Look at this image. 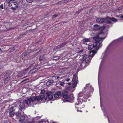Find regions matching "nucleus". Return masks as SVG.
<instances>
[{
  "instance_id": "nucleus-1",
  "label": "nucleus",
  "mask_w": 123,
  "mask_h": 123,
  "mask_svg": "<svg viewBox=\"0 0 123 123\" xmlns=\"http://www.w3.org/2000/svg\"><path fill=\"white\" fill-rule=\"evenodd\" d=\"M105 37H99V35H97L93 38V39L95 40V42L93 44L90 45L88 47V49L89 50H91L93 48L96 47L97 49H98L100 47V43L99 41L102 39H104Z\"/></svg>"
},
{
  "instance_id": "nucleus-2",
  "label": "nucleus",
  "mask_w": 123,
  "mask_h": 123,
  "mask_svg": "<svg viewBox=\"0 0 123 123\" xmlns=\"http://www.w3.org/2000/svg\"><path fill=\"white\" fill-rule=\"evenodd\" d=\"M90 96V93L89 92H87V93L84 94L83 97H81L80 98H79H79V100H78V103H76L75 104V106L80 105L82 104V102H86L87 100V99L89 98ZM75 108L77 109L78 111H79L78 110V107L76 106Z\"/></svg>"
},
{
  "instance_id": "nucleus-3",
  "label": "nucleus",
  "mask_w": 123,
  "mask_h": 123,
  "mask_svg": "<svg viewBox=\"0 0 123 123\" xmlns=\"http://www.w3.org/2000/svg\"><path fill=\"white\" fill-rule=\"evenodd\" d=\"M42 100L43 98L42 97L37 96L31 97L30 98L28 99L25 100V102L28 105H29L31 104V102L33 103L36 100L39 101Z\"/></svg>"
},
{
  "instance_id": "nucleus-4",
  "label": "nucleus",
  "mask_w": 123,
  "mask_h": 123,
  "mask_svg": "<svg viewBox=\"0 0 123 123\" xmlns=\"http://www.w3.org/2000/svg\"><path fill=\"white\" fill-rule=\"evenodd\" d=\"M44 92V91H42L41 93L43 95H41L39 97H42L43 98H43L45 100L47 99L48 98L49 100H50L52 99L53 98V93L51 92H47L46 93L43 94V92Z\"/></svg>"
},
{
  "instance_id": "nucleus-5",
  "label": "nucleus",
  "mask_w": 123,
  "mask_h": 123,
  "mask_svg": "<svg viewBox=\"0 0 123 123\" xmlns=\"http://www.w3.org/2000/svg\"><path fill=\"white\" fill-rule=\"evenodd\" d=\"M63 97L66 99L67 102L69 101V100H72L74 99L73 96L71 95H68V92L66 91H63L62 92Z\"/></svg>"
},
{
  "instance_id": "nucleus-6",
  "label": "nucleus",
  "mask_w": 123,
  "mask_h": 123,
  "mask_svg": "<svg viewBox=\"0 0 123 123\" xmlns=\"http://www.w3.org/2000/svg\"><path fill=\"white\" fill-rule=\"evenodd\" d=\"M72 81L73 82V88H75L77 86V83L79 82L77 74H74L73 75V78L72 80Z\"/></svg>"
},
{
  "instance_id": "nucleus-7",
  "label": "nucleus",
  "mask_w": 123,
  "mask_h": 123,
  "mask_svg": "<svg viewBox=\"0 0 123 123\" xmlns=\"http://www.w3.org/2000/svg\"><path fill=\"white\" fill-rule=\"evenodd\" d=\"M14 107H12L9 109L8 112L9 115L11 117H12L14 116L15 113V110H14Z\"/></svg>"
},
{
  "instance_id": "nucleus-8",
  "label": "nucleus",
  "mask_w": 123,
  "mask_h": 123,
  "mask_svg": "<svg viewBox=\"0 0 123 123\" xmlns=\"http://www.w3.org/2000/svg\"><path fill=\"white\" fill-rule=\"evenodd\" d=\"M97 22L101 24L104 23L105 21V19L101 18H99L97 19Z\"/></svg>"
},
{
  "instance_id": "nucleus-9",
  "label": "nucleus",
  "mask_w": 123,
  "mask_h": 123,
  "mask_svg": "<svg viewBox=\"0 0 123 123\" xmlns=\"http://www.w3.org/2000/svg\"><path fill=\"white\" fill-rule=\"evenodd\" d=\"M18 105L20 107L19 110L20 111H21L25 107V103L24 102H19Z\"/></svg>"
},
{
  "instance_id": "nucleus-10",
  "label": "nucleus",
  "mask_w": 123,
  "mask_h": 123,
  "mask_svg": "<svg viewBox=\"0 0 123 123\" xmlns=\"http://www.w3.org/2000/svg\"><path fill=\"white\" fill-rule=\"evenodd\" d=\"M5 75L6 76H7V77L6 78L4 79V83L5 84L10 79V76L8 74H6Z\"/></svg>"
},
{
  "instance_id": "nucleus-11",
  "label": "nucleus",
  "mask_w": 123,
  "mask_h": 123,
  "mask_svg": "<svg viewBox=\"0 0 123 123\" xmlns=\"http://www.w3.org/2000/svg\"><path fill=\"white\" fill-rule=\"evenodd\" d=\"M68 43V42L67 41H66L64 42H63V43L60 44L58 46L56 47V49H58L61 47H63L64 45H66Z\"/></svg>"
},
{
  "instance_id": "nucleus-12",
  "label": "nucleus",
  "mask_w": 123,
  "mask_h": 123,
  "mask_svg": "<svg viewBox=\"0 0 123 123\" xmlns=\"http://www.w3.org/2000/svg\"><path fill=\"white\" fill-rule=\"evenodd\" d=\"M62 95L61 92V91H59L57 92L56 93L54 94V96L55 98H58L59 97V96Z\"/></svg>"
},
{
  "instance_id": "nucleus-13",
  "label": "nucleus",
  "mask_w": 123,
  "mask_h": 123,
  "mask_svg": "<svg viewBox=\"0 0 123 123\" xmlns=\"http://www.w3.org/2000/svg\"><path fill=\"white\" fill-rule=\"evenodd\" d=\"M38 70V69L37 68H36L35 67L33 68V69L29 72V73L30 74H33L36 72Z\"/></svg>"
},
{
  "instance_id": "nucleus-14",
  "label": "nucleus",
  "mask_w": 123,
  "mask_h": 123,
  "mask_svg": "<svg viewBox=\"0 0 123 123\" xmlns=\"http://www.w3.org/2000/svg\"><path fill=\"white\" fill-rule=\"evenodd\" d=\"M93 29L94 30L97 31L98 30L100 29L99 25L97 24L94 25L93 28Z\"/></svg>"
},
{
  "instance_id": "nucleus-15",
  "label": "nucleus",
  "mask_w": 123,
  "mask_h": 123,
  "mask_svg": "<svg viewBox=\"0 0 123 123\" xmlns=\"http://www.w3.org/2000/svg\"><path fill=\"white\" fill-rule=\"evenodd\" d=\"M82 59L84 60H85V61H89L88 60H89V57H87V55H86L85 54L83 55Z\"/></svg>"
},
{
  "instance_id": "nucleus-16",
  "label": "nucleus",
  "mask_w": 123,
  "mask_h": 123,
  "mask_svg": "<svg viewBox=\"0 0 123 123\" xmlns=\"http://www.w3.org/2000/svg\"><path fill=\"white\" fill-rule=\"evenodd\" d=\"M107 19H109L114 22H117V20L116 18L113 17L110 18L107 17Z\"/></svg>"
},
{
  "instance_id": "nucleus-17",
  "label": "nucleus",
  "mask_w": 123,
  "mask_h": 123,
  "mask_svg": "<svg viewBox=\"0 0 123 123\" xmlns=\"http://www.w3.org/2000/svg\"><path fill=\"white\" fill-rule=\"evenodd\" d=\"M96 53V51L93 50L90 52V55L92 57Z\"/></svg>"
},
{
  "instance_id": "nucleus-18",
  "label": "nucleus",
  "mask_w": 123,
  "mask_h": 123,
  "mask_svg": "<svg viewBox=\"0 0 123 123\" xmlns=\"http://www.w3.org/2000/svg\"><path fill=\"white\" fill-rule=\"evenodd\" d=\"M44 57V55H40L39 57V60L40 61H43Z\"/></svg>"
},
{
  "instance_id": "nucleus-19",
  "label": "nucleus",
  "mask_w": 123,
  "mask_h": 123,
  "mask_svg": "<svg viewBox=\"0 0 123 123\" xmlns=\"http://www.w3.org/2000/svg\"><path fill=\"white\" fill-rule=\"evenodd\" d=\"M30 53V52L27 51L22 54V57H24L25 56L27 55Z\"/></svg>"
},
{
  "instance_id": "nucleus-20",
  "label": "nucleus",
  "mask_w": 123,
  "mask_h": 123,
  "mask_svg": "<svg viewBox=\"0 0 123 123\" xmlns=\"http://www.w3.org/2000/svg\"><path fill=\"white\" fill-rule=\"evenodd\" d=\"M25 116L24 115L22 116L20 118L19 121L20 122L23 121L25 120Z\"/></svg>"
},
{
  "instance_id": "nucleus-21",
  "label": "nucleus",
  "mask_w": 123,
  "mask_h": 123,
  "mask_svg": "<svg viewBox=\"0 0 123 123\" xmlns=\"http://www.w3.org/2000/svg\"><path fill=\"white\" fill-rule=\"evenodd\" d=\"M83 42H90V39L88 38H85L83 40Z\"/></svg>"
},
{
  "instance_id": "nucleus-22",
  "label": "nucleus",
  "mask_w": 123,
  "mask_h": 123,
  "mask_svg": "<svg viewBox=\"0 0 123 123\" xmlns=\"http://www.w3.org/2000/svg\"><path fill=\"white\" fill-rule=\"evenodd\" d=\"M60 58V57L58 56H55L53 57V60H56Z\"/></svg>"
},
{
  "instance_id": "nucleus-23",
  "label": "nucleus",
  "mask_w": 123,
  "mask_h": 123,
  "mask_svg": "<svg viewBox=\"0 0 123 123\" xmlns=\"http://www.w3.org/2000/svg\"><path fill=\"white\" fill-rule=\"evenodd\" d=\"M83 63V62H80L78 64V65L79 64V65H78V66L80 68V69L82 68V64Z\"/></svg>"
},
{
  "instance_id": "nucleus-24",
  "label": "nucleus",
  "mask_w": 123,
  "mask_h": 123,
  "mask_svg": "<svg viewBox=\"0 0 123 123\" xmlns=\"http://www.w3.org/2000/svg\"><path fill=\"white\" fill-rule=\"evenodd\" d=\"M52 83V80H50L48 81L47 83V84L48 85H51Z\"/></svg>"
},
{
  "instance_id": "nucleus-25",
  "label": "nucleus",
  "mask_w": 123,
  "mask_h": 123,
  "mask_svg": "<svg viewBox=\"0 0 123 123\" xmlns=\"http://www.w3.org/2000/svg\"><path fill=\"white\" fill-rule=\"evenodd\" d=\"M21 113L20 112H18L15 113V115L17 116H20Z\"/></svg>"
},
{
  "instance_id": "nucleus-26",
  "label": "nucleus",
  "mask_w": 123,
  "mask_h": 123,
  "mask_svg": "<svg viewBox=\"0 0 123 123\" xmlns=\"http://www.w3.org/2000/svg\"><path fill=\"white\" fill-rule=\"evenodd\" d=\"M59 84L60 85H61V86H63L65 84V83H64V82H59Z\"/></svg>"
},
{
  "instance_id": "nucleus-27",
  "label": "nucleus",
  "mask_w": 123,
  "mask_h": 123,
  "mask_svg": "<svg viewBox=\"0 0 123 123\" xmlns=\"http://www.w3.org/2000/svg\"><path fill=\"white\" fill-rule=\"evenodd\" d=\"M84 95L83 93L80 92L79 94V96L80 97V98L81 97H83Z\"/></svg>"
},
{
  "instance_id": "nucleus-28",
  "label": "nucleus",
  "mask_w": 123,
  "mask_h": 123,
  "mask_svg": "<svg viewBox=\"0 0 123 123\" xmlns=\"http://www.w3.org/2000/svg\"><path fill=\"white\" fill-rule=\"evenodd\" d=\"M82 10L81 9H80L78 11H77L75 13V14H79L80 12H81V11Z\"/></svg>"
},
{
  "instance_id": "nucleus-29",
  "label": "nucleus",
  "mask_w": 123,
  "mask_h": 123,
  "mask_svg": "<svg viewBox=\"0 0 123 123\" xmlns=\"http://www.w3.org/2000/svg\"><path fill=\"white\" fill-rule=\"evenodd\" d=\"M42 49V48H40L38 49H37L36 50V51H38L37 52V53H38L39 52L41 51Z\"/></svg>"
},
{
  "instance_id": "nucleus-30",
  "label": "nucleus",
  "mask_w": 123,
  "mask_h": 123,
  "mask_svg": "<svg viewBox=\"0 0 123 123\" xmlns=\"http://www.w3.org/2000/svg\"><path fill=\"white\" fill-rule=\"evenodd\" d=\"M0 8L2 9H4L3 5V4H1L0 6Z\"/></svg>"
},
{
  "instance_id": "nucleus-31",
  "label": "nucleus",
  "mask_w": 123,
  "mask_h": 123,
  "mask_svg": "<svg viewBox=\"0 0 123 123\" xmlns=\"http://www.w3.org/2000/svg\"><path fill=\"white\" fill-rule=\"evenodd\" d=\"M58 15H56V14L52 16V18H55V17H57V16Z\"/></svg>"
},
{
  "instance_id": "nucleus-32",
  "label": "nucleus",
  "mask_w": 123,
  "mask_h": 123,
  "mask_svg": "<svg viewBox=\"0 0 123 123\" xmlns=\"http://www.w3.org/2000/svg\"><path fill=\"white\" fill-rule=\"evenodd\" d=\"M4 74H3L0 75V79L3 77L4 75Z\"/></svg>"
},
{
  "instance_id": "nucleus-33",
  "label": "nucleus",
  "mask_w": 123,
  "mask_h": 123,
  "mask_svg": "<svg viewBox=\"0 0 123 123\" xmlns=\"http://www.w3.org/2000/svg\"><path fill=\"white\" fill-rule=\"evenodd\" d=\"M29 3H31L33 1V0H26Z\"/></svg>"
},
{
  "instance_id": "nucleus-34",
  "label": "nucleus",
  "mask_w": 123,
  "mask_h": 123,
  "mask_svg": "<svg viewBox=\"0 0 123 123\" xmlns=\"http://www.w3.org/2000/svg\"><path fill=\"white\" fill-rule=\"evenodd\" d=\"M107 22L109 24H110L111 23V22L110 20H107Z\"/></svg>"
},
{
  "instance_id": "nucleus-35",
  "label": "nucleus",
  "mask_w": 123,
  "mask_h": 123,
  "mask_svg": "<svg viewBox=\"0 0 123 123\" xmlns=\"http://www.w3.org/2000/svg\"><path fill=\"white\" fill-rule=\"evenodd\" d=\"M11 9L13 10H16V8L15 7H11Z\"/></svg>"
},
{
  "instance_id": "nucleus-36",
  "label": "nucleus",
  "mask_w": 123,
  "mask_h": 123,
  "mask_svg": "<svg viewBox=\"0 0 123 123\" xmlns=\"http://www.w3.org/2000/svg\"><path fill=\"white\" fill-rule=\"evenodd\" d=\"M14 5L16 6H17L18 5V3L16 2H14Z\"/></svg>"
},
{
  "instance_id": "nucleus-37",
  "label": "nucleus",
  "mask_w": 123,
  "mask_h": 123,
  "mask_svg": "<svg viewBox=\"0 0 123 123\" xmlns=\"http://www.w3.org/2000/svg\"><path fill=\"white\" fill-rule=\"evenodd\" d=\"M11 0H6V2L8 3H9L10 2Z\"/></svg>"
},
{
  "instance_id": "nucleus-38",
  "label": "nucleus",
  "mask_w": 123,
  "mask_h": 123,
  "mask_svg": "<svg viewBox=\"0 0 123 123\" xmlns=\"http://www.w3.org/2000/svg\"><path fill=\"white\" fill-rule=\"evenodd\" d=\"M31 66H30L29 67V68H28L26 69V71H27V70H28L29 69H30L31 68Z\"/></svg>"
},
{
  "instance_id": "nucleus-39",
  "label": "nucleus",
  "mask_w": 123,
  "mask_h": 123,
  "mask_svg": "<svg viewBox=\"0 0 123 123\" xmlns=\"http://www.w3.org/2000/svg\"><path fill=\"white\" fill-rule=\"evenodd\" d=\"M100 29L101 28L102 30H103L105 29V26H102V27H100Z\"/></svg>"
},
{
  "instance_id": "nucleus-40",
  "label": "nucleus",
  "mask_w": 123,
  "mask_h": 123,
  "mask_svg": "<svg viewBox=\"0 0 123 123\" xmlns=\"http://www.w3.org/2000/svg\"><path fill=\"white\" fill-rule=\"evenodd\" d=\"M66 80L67 81H69L70 80V79H67Z\"/></svg>"
},
{
  "instance_id": "nucleus-41",
  "label": "nucleus",
  "mask_w": 123,
  "mask_h": 123,
  "mask_svg": "<svg viewBox=\"0 0 123 123\" xmlns=\"http://www.w3.org/2000/svg\"><path fill=\"white\" fill-rule=\"evenodd\" d=\"M33 122V121H28L27 122V123H32Z\"/></svg>"
},
{
  "instance_id": "nucleus-42",
  "label": "nucleus",
  "mask_w": 123,
  "mask_h": 123,
  "mask_svg": "<svg viewBox=\"0 0 123 123\" xmlns=\"http://www.w3.org/2000/svg\"><path fill=\"white\" fill-rule=\"evenodd\" d=\"M12 6V4L11 3H10L9 5V6Z\"/></svg>"
},
{
  "instance_id": "nucleus-43",
  "label": "nucleus",
  "mask_w": 123,
  "mask_h": 123,
  "mask_svg": "<svg viewBox=\"0 0 123 123\" xmlns=\"http://www.w3.org/2000/svg\"><path fill=\"white\" fill-rule=\"evenodd\" d=\"M20 122H21V123H25V122L23 121H22Z\"/></svg>"
},
{
  "instance_id": "nucleus-44",
  "label": "nucleus",
  "mask_w": 123,
  "mask_h": 123,
  "mask_svg": "<svg viewBox=\"0 0 123 123\" xmlns=\"http://www.w3.org/2000/svg\"><path fill=\"white\" fill-rule=\"evenodd\" d=\"M68 85H70L71 84V82H69L68 83Z\"/></svg>"
},
{
  "instance_id": "nucleus-45",
  "label": "nucleus",
  "mask_w": 123,
  "mask_h": 123,
  "mask_svg": "<svg viewBox=\"0 0 123 123\" xmlns=\"http://www.w3.org/2000/svg\"><path fill=\"white\" fill-rule=\"evenodd\" d=\"M103 33V31H101V32L100 33H98V34H101V33Z\"/></svg>"
},
{
  "instance_id": "nucleus-46",
  "label": "nucleus",
  "mask_w": 123,
  "mask_h": 123,
  "mask_svg": "<svg viewBox=\"0 0 123 123\" xmlns=\"http://www.w3.org/2000/svg\"><path fill=\"white\" fill-rule=\"evenodd\" d=\"M18 6H15V8H16V9L17 8H18Z\"/></svg>"
},
{
  "instance_id": "nucleus-47",
  "label": "nucleus",
  "mask_w": 123,
  "mask_h": 123,
  "mask_svg": "<svg viewBox=\"0 0 123 123\" xmlns=\"http://www.w3.org/2000/svg\"><path fill=\"white\" fill-rule=\"evenodd\" d=\"M60 78V77H59V76H57L56 77V79L57 78V79H58V78Z\"/></svg>"
},
{
  "instance_id": "nucleus-48",
  "label": "nucleus",
  "mask_w": 123,
  "mask_h": 123,
  "mask_svg": "<svg viewBox=\"0 0 123 123\" xmlns=\"http://www.w3.org/2000/svg\"><path fill=\"white\" fill-rule=\"evenodd\" d=\"M121 17L123 19V15H121Z\"/></svg>"
},
{
  "instance_id": "nucleus-49",
  "label": "nucleus",
  "mask_w": 123,
  "mask_h": 123,
  "mask_svg": "<svg viewBox=\"0 0 123 123\" xmlns=\"http://www.w3.org/2000/svg\"><path fill=\"white\" fill-rule=\"evenodd\" d=\"M39 123H43V121H40Z\"/></svg>"
},
{
  "instance_id": "nucleus-50",
  "label": "nucleus",
  "mask_w": 123,
  "mask_h": 123,
  "mask_svg": "<svg viewBox=\"0 0 123 123\" xmlns=\"http://www.w3.org/2000/svg\"><path fill=\"white\" fill-rule=\"evenodd\" d=\"M14 49V48H13V49H12V51H13Z\"/></svg>"
},
{
  "instance_id": "nucleus-51",
  "label": "nucleus",
  "mask_w": 123,
  "mask_h": 123,
  "mask_svg": "<svg viewBox=\"0 0 123 123\" xmlns=\"http://www.w3.org/2000/svg\"><path fill=\"white\" fill-rule=\"evenodd\" d=\"M19 36L18 37V38H20L21 37V36Z\"/></svg>"
},
{
  "instance_id": "nucleus-52",
  "label": "nucleus",
  "mask_w": 123,
  "mask_h": 123,
  "mask_svg": "<svg viewBox=\"0 0 123 123\" xmlns=\"http://www.w3.org/2000/svg\"><path fill=\"white\" fill-rule=\"evenodd\" d=\"M37 65H38V64H37L35 66H36V67L37 66Z\"/></svg>"
},
{
  "instance_id": "nucleus-53",
  "label": "nucleus",
  "mask_w": 123,
  "mask_h": 123,
  "mask_svg": "<svg viewBox=\"0 0 123 123\" xmlns=\"http://www.w3.org/2000/svg\"><path fill=\"white\" fill-rule=\"evenodd\" d=\"M15 0H11V1H14Z\"/></svg>"
},
{
  "instance_id": "nucleus-54",
  "label": "nucleus",
  "mask_w": 123,
  "mask_h": 123,
  "mask_svg": "<svg viewBox=\"0 0 123 123\" xmlns=\"http://www.w3.org/2000/svg\"><path fill=\"white\" fill-rule=\"evenodd\" d=\"M102 39L101 40H100V41H99V43H100V45L101 44V43H100V41H101L102 40Z\"/></svg>"
},
{
  "instance_id": "nucleus-55",
  "label": "nucleus",
  "mask_w": 123,
  "mask_h": 123,
  "mask_svg": "<svg viewBox=\"0 0 123 123\" xmlns=\"http://www.w3.org/2000/svg\"><path fill=\"white\" fill-rule=\"evenodd\" d=\"M42 41V39H40L39 40V41Z\"/></svg>"
},
{
  "instance_id": "nucleus-56",
  "label": "nucleus",
  "mask_w": 123,
  "mask_h": 123,
  "mask_svg": "<svg viewBox=\"0 0 123 123\" xmlns=\"http://www.w3.org/2000/svg\"><path fill=\"white\" fill-rule=\"evenodd\" d=\"M37 1H39L40 0H36Z\"/></svg>"
},
{
  "instance_id": "nucleus-57",
  "label": "nucleus",
  "mask_w": 123,
  "mask_h": 123,
  "mask_svg": "<svg viewBox=\"0 0 123 123\" xmlns=\"http://www.w3.org/2000/svg\"><path fill=\"white\" fill-rule=\"evenodd\" d=\"M1 48H0V51H1Z\"/></svg>"
},
{
  "instance_id": "nucleus-58",
  "label": "nucleus",
  "mask_w": 123,
  "mask_h": 123,
  "mask_svg": "<svg viewBox=\"0 0 123 123\" xmlns=\"http://www.w3.org/2000/svg\"><path fill=\"white\" fill-rule=\"evenodd\" d=\"M121 7H119V8H118V10H119V8H120Z\"/></svg>"
},
{
  "instance_id": "nucleus-59",
  "label": "nucleus",
  "mask_w": 123,
  "mask_h": 123,
  "mask_svg": "<svg viewBox=\"0 0 123 123\" xmlns=\"http://www.w3.org/2000/svg\"><path fill=\"white\" fill-rule=\"evenodd\" d=\"M32 123H34V122H32Z\"/></svg>"
},
{
  "instance_id": "nucleus-60",
  "label": "nucleus",
  "mask_w": 123,
  "mask_h": 123,
  "mask_svg": "<svg viewBox=\"0 0 123 123\" xmlns=\"http://www.w3.org/2000/svg\"><path fill=\"white\" fill-rule=\"evenodd\" d=\"M67 1H69V0H67Z\"/></svg>"
},
{
  "instance_id": "nucleus-61",
  "label": "nucleus",
  "mask_w": 123,
  "mask_h": 123,
  "mask_svg": "<svg viewBox=\"0 0 123 123\" xmlns=\"http://www.w3.org/2000/svg\"><path fill=\"white\" fill-rule=\"evenodd\" d=\"M8 123H10L9 122Z\"/></svg>"
}]
</instances>
